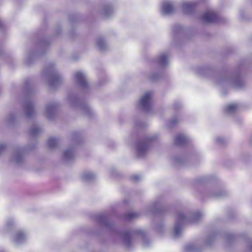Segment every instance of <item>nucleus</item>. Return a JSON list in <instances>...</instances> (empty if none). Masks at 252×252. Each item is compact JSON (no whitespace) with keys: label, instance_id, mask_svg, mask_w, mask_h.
<instances>
[{"label":"nucleus","instance_id":"nucleus-1","mask_svg":"<svg viewBox=\"0 0 252 252\" xmlns=\"http://www.w3.org/2000/svg\"><path fill=\"white\" fill-rule=\"evenodd\" d=\"M203 216V214L198 211L186 213L182 211L178 212L176 215L173 231L174 238L176 239L181 236L184 225L189 223L197 222L202 218Z\"/></svg>","mask_w":252,"mask_h":252},{"label":"nucleus","instance_id":"nucleus-2","mask_svg":"<svg viewBox=\"0 0 252 252\" xmlns=\"http://www.w3.org/2000/svg\"><path fill=\"white\" fill-rule=\"evenodd\" d=\"M120 235L123 243L128 249L133 246V243L137 238L142 239L144 247H147L150 245L149 240L145 237V232L139 228L130 231H125Z\"/></svg>","mask_w":252,"mask_h":252},{"label":"nucleus","instance_id":"nucleus-3","mask_svg":"<svg viewBox=\"0 0 252 252\" xmlns=\"http://www.w3.org/2000/svg\"><path fill=\"white\" fill-rule=\"evenodd\" d=\"M217 83L223 87L235 89H241L245 86L244 82L238 73L231 75L224 74L217 80Z\"/></svg>","mask_w":252,"mask_h":252},{"label":"nucleus","instance_id":"nucleus-4","mask_svg":"<svg viewBox=\"0 0 252 252\" xmlns=\"http://www.w3.org/2000/svg\"><path fill=\"white\" fill-rule=\"evenodd\" d=\"M43 74L48 78V85L51 89H56L64 81V78L53 64L47 66Z\"/></svg>","mask_w":252,"mask_h":252},{"label":"nucleus","instance_id":"nucleus-5","mask_svg":"<svg viewBox=\"0 0 252 252\" xmlns=\"http://www.w3.org/2000/svg\"><path fill=\"white\" fill-rule=\"evenodd\" d=\"M67 101L71 107L79 108L86 116L91 117L94 115V111L86 103L82 102L73 94H69L67 98Z\"/></svg>","mask_w":252,"mask_h":252},{"label":"nucleus","instance_id":"nucleus-6","mask_svg":"<svg viewBox=\"0 0 252 252\" xmlns=\"http://www.w3.org/2000/svg\"><path fill=\"white\" fill-rule=\"evenodd\" d=\"M158 135L153 134L147 136L143 140L139 141L136 145V154L139 158H143L147 154L151 142L156 139Z\"/></svg>","mask_w":252,"mask_h":252},{"label":"nucleus","instance_id":"nucleus-7","mask_svg":"<svg viewBox=\"0 0 252 252\" xmlns=\"http://www.w3.org/2000/svg\"><path fill=\"white\" fill-rule=\"evenodd\" d=\"M72 138L75 142V145L67 147L63 152V160L66 163L72 161L75 159L77 146L80 141V137L77 133L73 134Z\"/></svg>","mask_w":252,"mask_h":252},{"label":"nucleus","instance_id":"nucleus-8","mask_svg":"<svg viewBox=\"0 0 252 252\" xmlns=\"http://www.w3.org/2000/svg\"><path fill=\"white\" fill-rule=\"evenodd\" d=\"M23 107L28 119H32L35 116L36 112L34 103L28 94L26 95L23 103Z\"/></svg>","mask_w":252,"mask_h":252},{"label":"nucleus","instance_id":"nucleus-9","mask_svg":"<svg viewBox=\"0 0 252 252\" xmlns=\"http://www.w3.org/2000/svg\"><path fill=\"white\" fill-rule=\"evenodd\" d=\"M152 93L150 91L146 92L140 98L138 105L144 112H149L151 109Z\"/></svg>","mask_w":252,"mask_h":252},{"label":"nucleus","instance_id":"nucleus-10","mask_svg":"<svg viewBox=\"0 0 252 252\" xmlns=\"http://www.w3.org/2000/svg\"><path fill=\"white\" fill-rule=\"evenodd\" d=\"M47 44L48 43H46L45 41L44 42H42L39 45V47L41 49V51L40 52H31L27 53L25 59V63L27 65H30L32 64L35 59L37 58L44 53L45 47Z\"/></svg>","mask_w":252,"mask_h":252},{"label":"nucleus","instance_id":"nucleus-11","mask_svg":"<svg viewBox=\"0 0 252 252\" xmlns=\"http://www.w3.org/2000/svg\"><path fill=\"white\" fill-rule=\"evenodd\" d=\"M28 147H18L14 150L13 156L11 158V161L14 163L18 165L24 161V153L31 149Z\"/></svg>","mask_w":252,"mask_h":252},{"label":"nucleus","instance_id":"nucleus-12","mask_svg":"<svg viewBox=\"0 0 252 252\" xmlns=\"http://www.w3.org/2000/svg\"><path fill=\"white\" fill-rule=\"evenodd\" d=\"M203 23H213L217 22L218 16L213 10H208L205 12L200 17Z\"/></svg>","mask_w":252,"mask_h":252},{"label":"nucleus","instance_id":"nucleus-13","mask_svg":"<svg viewBox=\"0 0 252 252\" xmlns=\"http://www.w3.org/2000/svg\"><path fill=\"white\" fill-rule=\"evenodd\" d=\"M74 78L76 83L82 89L85 90L88 88L89 85L84 73L77 71L74 75Z\"/></svg>","mask_w":252,"mask_h":252},{"label":"nucleus","instance_id":"nucleus-14","mask_svg":"<svg viewBox=\"0 0 252 252\" xmlns=\"http://www.w3.org/2000/svg\"><path fill=\"white\" fill-rule=\"evenodd\" d=\"M57 108L58 104L56 102L47 104L45 106L44 114L46 117L50 120H52L55 117Z\"/></svg>","mask_w":252,"mask_h":252},{"label":"nucleus","instance_id":"nucleus-15","mask_svg":"<svg viewBox=\"0 0 252 252\" xmlns=\"http://www.w3.org/2000/svg\"><path fill=\"white\" fill-rule=\"evenodd\" d=\"M228 193L225 190L217 189L216 188L210 189L207 193L208 197L216 199L224 197Z\"/></svg>","mask_w":252,"mask_h":252},{"label":"nucleus","instance_id":"nucleus-16","mask_svg":"<svg viewBox=\"0 0 252 252\" xmlns=\"http://www.w3.org/2000/svg\"><path fill=\"white\" fill-rule=\"evenodd\" d=\"M98 222L105 229L108 230H113L114 225L107 220L104 215H99L97 217Z\"/></svg>","mask_w":252,"mask_h":252},{"label":"nucleus","instance_id":"nucleus-17","mask_svg":"<svg viewBox=\"0 0 252 252\" xmlns=\"http://www.w3.org/2000/svg\"><path fill=\"white\" fill-rule=\"evenodd\" d=\"M27 240V235L25 232L22 230L18 231L13 238L14 244L18 246L25 243Z\"/></svg>","mask_w":252,"mask_h":252},{"label":"nucleus","instance_id":"nucleus-18","mask_svg":"<svg viewBox=\"0 0 252 252\" xmlns=\"http://www.w3.org/2000/svg\"><path fill=\"white\" fill-rule=\"evenodd\" d=\"M174 8L171 2L163 1L161 6V12L163 15H170L173 13Z\"/></svg>","mask_w":252,"mask_h":252},{"label":"nucleus","instance_id":"nucleus-19","mask_svg":"<svg viewBox=\"0 0 252 252\" xmlns=\"http://www.w3.org/2000/svg\"><path fill=\"white\" fill-rule=\"evenodd\" d=\"M189 138L184 134H179L176 135L174 142L178 146H183L189 143Z\"/></svg>","mask_w":252,"mask_h":252},{"label":"nucleus","instance_id":"nucleus-20","mask_svg":"<svg viewBox=\"0 0 252 252\" xmlns=\"http://www.w3.org/2000/svg\"><path fill=\"white\" fill-rule=\"evenodd\" d=\"M169 62V55L166 53L161 54L157 60L158 63L161 67L166 66Z\"/></svg>","mask_w":252,"mask_h":252},{"label":"nucleus","instance_id":"nucleus-21","mask_svg":"<svg viewBox=\"0 0 252 252\" xmlns=\"http://www.w3.org/2000/svg\"><path fill=\"white\" fill-rule=\"evenodd\" d=\"M195 7L194 2H185L183 4V11L187 14H190L192 13Z\"/></svg>","mask_w":252,"mask_h":252},{"label":"nucleus","instance_id":"nucleus-22","mask_svg":"<svg viewBox=\"0 0 252 252\" xmlns=\"http://www.w3.org/2000/svg\"><path fill=\"white\" fill-rule=\"evenodd\" d=\"M96 45L101 51L106 50L108 48V45L106 41L102 37H99L97 39Z\"/></svg>","mask_w":252,"mask_h":252},{"label":"nucleus","instance_id":"nucleus-23","mask_svg":"<svg viewBox=\"0 0 252 252\" xmlns=\"http://www.w3.org/2000/svg\"><path fill=\"white\" fill-rule=\"evenodd\" d=\"M16 116L13 113L9 114L5 119V122L7 126H12L15 124Z\"/></svg>","mask_w":252,"mask_h":252},{"label":"nucleus","instance_id":"nucleus-24","mask_svg":"<svg viewBox=\"0 0 252 252\" xmlns=\"http://www.w3.org/2000/svg\"><path fill=\"white\" fill-rule=\"evenodd\" d=\"M101 14L106 17L110 16L113 13V9L110 5H105L101 11Z\"/></svg>","mask_w":252,"mask_h":252},{"label":"nucleus","instance_id":"nucleus-25","mask_svg":"<svg viewBox=\"0 0 252 252\" xmlns=\"http://www.w3.org/2000/svg\"><path fill=\"white\" fill-rule=\"evenodd\" d=\"M95 178L94 173L90 171L84 172L82 175V178L85 181H91L94 180Z\"/></svg>","mask_w":252,"mask_h":252},{"label":"nucleus","instance_id":"nucleus-26","mask_svg":"<svg viewBox=\"0 0 252 252\" xmlns=\"http://www.w3.org/2000/svg\"><path fill=\"white\" fill-rule=\"evenodd\" d=\"M159 210V205L158 203L156 202L151 204L148 208V211L152 214L158 213Z\"/></svg>","mask_w":252,"mask_h":252},{"label":"nucleus","instance_id":"nucleus-27","mask_svg":"<svg viewBox=\"0 0 252 252\" xmlns=\"http://www.w3.org/2000/svg\"><path fill=\"white\" fill-rule=\"evenodd\" d=\"M238 108V105L236 104H231L225 108V111L227 114H233L235 113Z\"/></svg>","mask_w":252,"mask_h":252},{"label":"nucleus","instance_id":"nucleus-28","mask_svg":"<svg viewBox=\"0 0 252 252\" xmlns=\"http://www.w3.org/2000/svg\"><path fill=\"white\" fill-rule=\"evenodd\" d=\"M42 131V128L36 125H33L30 129V133L32 136H35Z\"/></svg>","mask_w":252,"mask_h":252},{"label":"nucleus","instance_id":"nucleus-29","mask_svg":"<svg viewBox=\"0 0 252 252\" xmlns=\"http://www.w3.org/2000/svg\"><path fill=\"white\" fill-rule=\"evenodd\" d=\"M139 216V213L137 212H128L125 214V217L126 220H131L137 218Z\"/></svg>","mask_w":252,"mask_h":252},{"label":"nucleus","instance_id":"nucleus-30","mask_svg":"<svg viewBox=\"0 0 252 252\" xmlns=\"http://www.w3.org/2000/svg\"><path fill=\"white\" fill-rule=\"evenodd\" d=\"M59 140L58 139L51 137L49 139L47 142V145L49 148L51 149L55 148L58 145Z\"/></svg>","mask_w":252,"mask_h":252},{"label":"nucleus","instance_id":"nucleus-31","mask_svg":"<svg viewBox=\"0 0 252 252\" xmlns=\"http://www.w3.org/2000/svg\"><path fill=\"white\" fill-rule=\"evenodd\" d=\"M174 163L177 165H182L184 163L185 160L184 158L180 156L174 157L173 158Z\"/></svg>","mask_w":252,"mask_h":252},{"label":"nucleus","instance_id":"nucleus-32","mask_svg":"<svg viewBox=\"0 0 252 252\" xmlns=\"http://www.w3.org/2000/svg\"><path fill=\"white\" fill-rule=\"evenodd\" d=\"M185 249L187 252H198L199 251L196 247L192 244L187 245Z\"/></svg>","mask_w":252,"mask_h":252},{"label":"nucleus","instance_id":"nucleus-33","mask_svg":"<svg viewBox=\"0 0 252 252\" xmlns=\"http://www.w3.org/2000/svg\"><path fill=\"white\" fill-rule=\"evenodd\" d=\"M160 75L158 73H152L149 76V79L152 81H158L160 78Z\"/></svg>","mask_w":252,"mask_h":252},{"label":"nucleus","instance_id":"nucleus-34","mask_svg":"<svg viewBox=\"0 0 252 252\" xmlns=\"http://www.w3.org/2000/svg\"><path fill=\"white\" fill-rule=\"evenodd\" d=\"M178 122V121L177 119V118H174L170 120L168 122L167 125L169 127H172V126H175L177 124Z\"/></svg>","mask_w":252,"mask_h":252},{"label":"nucleus","instance_id":"nucleus-35","mask_svg":"<svg viewBox=\"0 0 252 252\" xmlns=\"http://www.w3.org/2000/svg\"><path fill=\"white\" fill-rule=\"evenodd\" d=\"M225 141L224 138L220 136L217 137L216 138V142L220 145H223L225 143Z\"/></svg>","mask_w":252,"mask_h":252},{"label":"nucleus","instance_id":"nucleus-36","mask_svg":"<svg viewBox=\"0 0 252 252\" xmlns=\"http://www.w3.org/2000/svg\"><path fill=\"white\" fill-rule=\"evenodd\" d=\"M13 224V220H9L6 221L5 223V228L8 230L11 228Z\"/></svg>","mask_w":252,"mask_h":252},{"label":"nucleus","instance_id":"nucleus-37","mask_svg":"<svg viewBox=\"0 0 252 252\" xmlns=\"http://www.w3.org/2000/svg\"><path fill=\"white\" fill-rule=\"evenodd\" d=\"M183 30L182 26L179 25H175L173 28V31L175 32H180Z\"/></svg>","mask_w":252,"mask_h":252},{"label":"nucleus","instance_id":"nucleus-38","mask_svg":"<svg viewBox=\"0 0 252 252\" xmlns=\"http://www.w3.org/2000/svg\"><path fill=\"white\" fill-rule=\"evenodd\" d=\"M247 251V252H252V239L248 242Z\"/></svg>","mask_w":252,"mask_h":252},{"label":"nucleus","instance_id":"nucleus-39","mask_svg":"<svg viewBox=\"0 0 252 252\" xmlns=\"http://www.w3.org/2000/svg\"><path fill=\"white\" fill-rule=\"evenodd\" d=\"M199 182L205 183L210 180V177H203L199 179Z\"/></svg>","mask_w":252,"mask_h":252},{"label":"nucleus","instance_id":"nucleus-40","mask_svg":"<svg viewBox=\"0 0 252 252\" xmlns=\"http://www.w3.org/2000/svg\"><path fill=\"white\" fill-rule=\"evenodd\" d=\"M6 148V144L4 143L0 144V154H1L3 152L5 151Z\"/></svg>","mask_w":252,"mask_h":252},{"label":"nucleus","instance_id":"nucleus-41","mask_svg":"<svg viewBox=\"0 0 252 252\" xmlns=\"http://www.w3.org/2000/svg\"><path fill=\"white\" fill-rule=\"evenodd\" d=\"M131 180L133 181H139L140 178H141V177L138 175H133L131 177Z\"/></svg>","mask_w":252,"mask_h":252},{"label":"nucleus","instance_id":"nucleus-42","mask_svg":"<svg viewBox=\"0 0 252 252\" xmlns=\"http://www.w3.org/2000/svg\"><path fill=\"white\" fill-rule=\"evenodd\" d=\"M107 82V79L106 78L103 79V80H99L98 81V86H101L104 85Z\"/></svg>","mask_w":252,"mask_h":252},{"label":"nucleus","instance_id":"nucleus-43","mask_svg":"<svg viewBox=\"0 0 252 252\" xmlns=\"http://www.w3.org/2000/svg\"><path fill=\"white\" fill-rule=\"evenodd\" d=\"M135 125L137 127H143L145 126V125L143 123H141V122H139V123L136 122L135 123Z\"/></svg>","mask_w":252,"mask_h":252},{"label":"nucleus","instance_id":"nucleus-44","mask_svg":"<svg viewBox=\"0 0 252 252\" xmlns=\"http://www.w3.org/2000/svg\"><path fill=\"white\" fill-rule=\"evenodd\" d=\"M173 106L175 108V109H177V108H180L181 106V104L179 102H175Z\"/></svg>","mask_w":252,"mask_h":252},{"label":"nucleus","instance_id":"nucleus-45","mask_svg":"<svg viewBox=\"0 0 252 252\" xmlns=\"http://www.w3.org/2000/svg\"><path fill=\"white\" fill-rule=\"evenodd\" d=\"M233 237V235L232 234H228L227 235V239L228 240H230L231 238H232Z\"/></svg>","mask_w":252,"mask_h":252},{"label":"nucleus","instance_id":"nucleus-46","mask_svg":"<svg viewBox=\"0 0 252 252\" xmlns=\"http://www.w3.org/2000/svg\"><path fill=\"white\" fill-rule=\"evenodd\" d=\"M25 86H26V87H28V86H29V82H28V81H26L25 82Z\"/></svg>","mask_w":252,"mask_h":252},{"label":"nucleus","instance_id":"nucleus-47","mask_svg":"<svg viewBox=\"0 0 252 252\" xmlns=\"http://www.w3.org/2000/svg\"><path fill=\"white\" fill-rule=\"evenodd\" d=\"M241 14V17L242 19H243L244 18V17H243V15H242V14Z\"/></svg>","mask_w":252,"mask_h":252},{"label":"nucleus","instance_id":"nucleus-48","mask_svg":"<svg viewBox=\"0 0 252 252\" xmlns=\"http://www.w3.org/2000/svg\"><path fill=\"white\" fill-rule=\"evenodd\" d=\"M210 244L211 243L209 242H207V245H210Z\"/></svg>","mask_w":252,"mask_h":252},{"label":"nucleus","instance_id":"nucleus-49","mask_svg":"<svg viewBox=\"0 0 252 252\" xmlns=\"http://www.w3.org/2000/svg\"><path fill=\"white\" fill-rule=\"evenodd\" d=\"M201 70H205V69H204V68H201Z\"/></svg>","mask_w":252,"mask_h":252}]
</instances>
